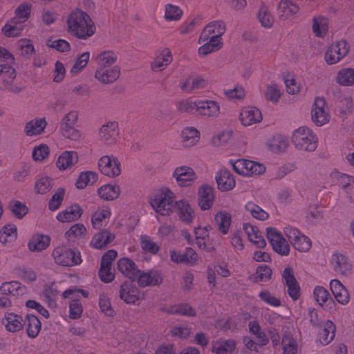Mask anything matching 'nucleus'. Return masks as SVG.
<instances>
[{
  "instance_id": "dca6fc26",
  "label": "nucleus",
  "mask_w": 354,
  "mask_h": 354,
  "mask_svg": "<svg viewBox=\"0 0 354 354\" xmlns=\"http://www.w3.org/2000/svg\"><path fill=\"white\" fill-rule=\"evenodd\" d=\"M221 113L219 102L212 100H198L196 114L205 118H217Z\"/></svg>"
},
{
  "instance_id": "0eeeda50",
  "label": "nucleus",
  "mask_w": 354,
  "mask_h": 354,
  "mask_svg": "<svg viewBox=\"0 0 354 354\" xmlns=\"http://www.w3.org/2000/svg\"><path fill=\"white\" fill-rule=\"evenodd\" d=\"M350 46L346 40L337 41L326 49L324 60L328 65L337 64L347 55Z\"/></svg>"
},
{
  "instance_id": "c9c22d12",
  "label": "nucleus",
  "mask_w": 354,
  "mask_h": 354,
  "mask_svg": "<svg viewBox=\"0 0 354 354\" xmlns=\"http://www.w3.org/2000/svg\"><path fill=\"white\" fill-rule=\"evenodd\" d=\"M299 6L290 0H281L277 7L280 19H287L298 12Z\"/></svg>"
},
{
  "instance_id": "69168bd1",
  "label": "nucleus",
  "mask_w": 354,
  "mask_h": 354,
  "mask_svg": "<svg viewBox=\"0 0 354 354\" xmlns=\"http://www.w3.org/2000/svg\"><path fill=\"white\" fill-rule=\"evenodd\" d=\"M265 97L273 103H277L281 96L280 87L274 82L266 86L264 93Z\"/></svg>"
},
{
  "instance_id": "864d4df0",
  "label": "nucleus",
  "mask_w": 354,
  "mask_h": 354,
  "mask_svg": "<svg viewBox=\"0 0 354 354\" xmlns=\"http://www.w3.org/2000/svg\"><path fill=\"white\" fill-rule=\"evenodd\" d=\"M313 296L317 304L321 306H328L333 301L328 291L324 287L317 286L313 291Z\"/></svg>"
},
{
  "instance_id": "cd10ccee",
  "label": "nucleus",
  "mask_w": 354,
  "mask_h": 354,
  "mask_svg": "<svg viewBox=\"0 0 354 354\" xmlns=\"http://www.w3.org/2000/svg\"><path fill=\"white\" fill-rule=\"evenodd\" d=\"M78 159L76 151H66L59 156L56 165L59 171L71 170L77 163Z\"/></svg>"
},
{
  "instance_id": "f3484780",
  "label": "nucleus",
  "mask_w": 354,
  "mask_h": 354,
  "mask_svg": "<svg viewBox=\"0 0 354 354\" xmlns=\"http://www.w3.org/2000/svg\"><path fill=\"white\" fill-rule=\"evenodd\" d=\"M119 297L127 304H136L141 299V294L134 284L125 281L120 287Z\"/></svg>"
},
{
  "instance_id": "ddd939ff",
  "label": "nucleus",
  "mask_w": 354,
  "mask_h": 354,
  "mask_svg": "<svg viewBox=\"0 0 354 354\" xmlns=\"http://www.w3.org/2000/svg\"><path fill=\"white\" fill-rule=\"evenodd\" d=\"M100 171L109 177H115L121 173V165L117 158L113 156H104L98 162Z\"/></svg>"
},
{
  "instance_id": "9b49d317",
  "label": "nucleus",
  "mask_w": 354,
  "mask_h": 354,
  "mask_svg": "<svg viewBox=\"0 0 354 354\" xmlns=\"http://www.w3.org/2000/svg\"><path fill=\"white\" fill-rule=\"evenodd\" d=\"M284 233L293 247L299 252H307L311 248V241L297 229L288 226L284 228Z\"/></svg>"
},
{
  "instance_id": "49530a36",
  "label": "nucleus",
  "mask_w": 354,
  "mask_h": 354,
  "mask_svg": "<svg viewBox=\"0 0 354 354\" xmlns=\"http://www.w3.org/2000/svg\"><path fill=\"white\" fill-rule=\"evenodd\" d=\"M335 326L331 321H326L319 333V341L322 345L328 344L334 338Z\"/></svg>"
},
{
  "instance_id": "6e6d98bb",
  "label": "nucleus",
  "mask_w": 354,
  "mask_h": 354,
  "mask_svg": "<svg viewBox=\"0 0 354 354\" xmlns=\"http://www.w3.org/2000/svg\"><path fill=\"white\" fill-rule=\"evenodd\" d=\"M17 227L13 224H8L0 230V242L8 244L17 239Z\"/></svg>"
},
{
  "instance_id": "f03ea898",
  "label": "nucleus",
  "mask_w": 354,
  "mask_h": 354,
  "mask_svg": "<svg viewBox=\"0 0 354 354\" xmlns=\"http://www.w3.org/2000/svg\"><path fill=\"white\" fill-rule=\"evenodd\" d=\"M174 193L168 187H162L154 189L149 197V203L153 209L162 216H169L174 212Z\"/></svg>"
},
{
  "instance_id": "a211bd4d",
  "label": "nucleus",
  "mask_w": 354,
  "mask_h": 354,
  "mask_svg": "<svg viewBox=\"0 0 354 354\" xmlns=\"http://www.w3.org/2000/svg\"><path fill=\"white\" fill-rule=\"evenodd\" d=\"M180 145L185 149L195 147L201 139L200 131L194 127H185L180 134Z\"/></svg>"
},
{
  "instance_id": "c85d7f7f",
  "label": "nucleus",
  "mask_w": 354,
  "mask_h": 354,
  "mask_svg": "<svg viewBox=\"0 0 354 354\" xmlns=\"http://www.w3.org/2000/svg\"><path fill=\"white\" fill-rule=\"evenodd\" d=\"M283 278L287 286V291L289 296L293 300H297L300 295V288L293 274V271L290 268H286L284 269Z\"/></svg>"
},
{
  "instance_id": "4be33fe9",
  "label": "nucleus",
  "mask_w": 354,
  "mask_h": 354,
  "mask_svg": "<svg viewBox=\"0 0 354 354\" xmlns=\"http://www.w3.org/2000/svg\"><path fill=\"white\" fill-rule=\"evenodd\" d=\"M218 188L222 192L232 190L236 185L233 174L226 168H222L215 176Z\"/></svg>"
},
{
  "instance_id": "b1692460",
  "label": "nucleus",
  "mask_w": 354,
  "mask_h": 354,
  "mask_svg": "<svg viewBox=\"0 0 354 354\" xmlns=\"http://www.w3.org/2000/svg\"><path fill=\"white\" fill-rule=\"evenodd\" d=\"M198 203L202 210L209 209L214 201V192L213 187L209 185H203L198 192Z\"/></svg>"
},
{
  "instance_id": "09e8293b",
  "label": "nucleus",
  "mask_w": 354,
  "mask_h": 354,
  "mask_svg": "<svg viewBox=\"0 0 354 354\" xmlns=\"http://www.w3.org/2000/svg\"><path fill=\"white\" fill-rule=\"evenodd\" d=\"M120 193V188L118 185H104L97 190L99 196L106 201H113L117 198Z\"/></svg>"
},
{
  "instance_id": "f257e3e1",
  "label": "nucleus",
  "mask_w": 354,
  "mask_h": 354,
  "mask_svg": "<svg viewBox=\"0 0 354 354\" xmlns=\"http://www.w3.org/2000/svg\"><path fill=\"white\" fill-rule=\"evenodd\" d=\"M96 26L90 15L80 9L72 11L66 19L68 33L78 39L87 40L96 32Z\"/></svg>"
},
{
  "instance_id": "2f4dec72",
  "label": "nucleus",
  "mask_w": 354,
  "mask_h": 354,
  "mask_svg": "<svg viewBox=\"0 0 354 354\" xmlns=\"http://www.w3.org/2000/svg\"><path fill=\"white\" fill-rule=\"evenodd\" d=\"M330 290L336 300L342 305L347 304L350 295L347 289L338 279H332L330 282Z\"/></svg>"
},
{
  "instance_id": "774afa93",
  "label": "nucleus",
  "mask_w": 354,
  "mask_h": 354,
  "mask_svg": "<svg viewBox=\"0 0 354 354\" xmlns=\"http://www.w3.org/2000/svg\"><path fill=\"white\" fill-rule=\"evenodd\" d=\"M57 296L58 292L53 285L45 286L43 297L50 308H54L57 306L56 299Z\"/></svg>"
},
{
  "instance_id": "338daca9",
  "label": "nucleus",
  "mask_w": 354,
  "mask_h": 354,
  "mask_svg": "<svg viewBox=\"0 0 354 354\" xmlns=\"http://www.w3.org/2000/svg\"><path fill=\"white\" fill-rule=\"evenodd\" d=\"M183 15L182 10L177 6L170 3L165 6V19L167 21H178Z\"/></svg>"
},
{
  "instance_id": "a19ab883",
  "label": "nucleus",
  "mask_w": 354,
  "mask_h": 354,
  "mask_svg": "<svg viewBox=\"0 0 354 354\" xmlns=\"http://www.w3.org/2000/svg\"><path fill=\"white\" fill-rule=\"evenodd\" d=\"M24 29V25L10 19L2 27V33L7 37H17L21 35Z\"/></svg>"
},
{
  "instance_id": "39448f33",
  "label": "nucleus",
  "mask_w": 354,
  "mask_h": 354,
  "mask_svg": "<svg viewBox=\"0 0 354 354\" xmlns=\"http://www.w3.org/2000/svg\"><path fill=\"white\" fill-rule=\"evenodd\" d=\"M229 163L236 173L243 176H258L266 171V167L263 164L250 160H230Z\"/></svg>"
},
{
  "instance_id": "79ce46f5",
  "label": "nucleus",
  "mask_w": 354,
  "mask_h": 354,
  "mask_svg": "<svg viewBox=\"0 0 354 354\" xmlns=\"http://www.w3.org/2000/svg\"><path fill=\"white\" fill-rule=\"evenodd\" d=\"M313 32L317 37L324 38L328 31V20L322 16L314 17L312 25Z\"/></svg>"
},
{
  "instance_id": "ea45409f",
  "label": "nucleus",
  "mask_w": 354,
  "mask_h": 354,
  "mask_svg": "<svg viewBox=\"0 0 354 354\" xmlns=\"http://www.w3.org/2000/svg\"><path fill=\"white\" fill-rule=\"evenodd\" d=\"M46 125L44 118H35L26 124L24 132L28 136L39 135L44 132Z\"/></svg>"
},
{
  "instance_id": "052dcab7",
  "label": "nucleus",
  "mask_w": 354,
  "mask_h": 354,
  "mask_svg": "<svg viewBox=\"0 0 354 354\" xmlns=\"http://www.w3.org/2000/svg\"><path fill=\"white\" fill-rule=\"evenodd\" d=\"M27 319V334L30 338H35L40 330L41 324L39 319L33 315L28 314L26 316Z\"/></svg>"
},
{
  "instance_id": "0e129e2a",
  "label": "nucleus",
  "mask_w": 354,
  "mask_h": 354,
  "mask_svg": "<svg viewBox=\"0 0 354 354\" xmlns=\"http://www.w3.org/2000/svg\"><path fill=\"white\" fill-rule=\"evenodd\" d=\"M97 178V174L93 171L82 172L76 180L75 185L78 189H84L89 184H93Z\"/></svg>"
},
{
  "instance_id": "393cba45",
  "label": "nucleus",
  "mask_w": 354,
  "mask_h": 354,
  "mask_svg": "<svg viewBox=\"0 0 354 354\" xmlns=\"http://www.w3.org/2000/svg\"><path fill=\"white\" fill-rule=\"evenodd\" d=\"M136 280H137L139 286L147 287L160 284L162 281V277L160 272L157 270H150L145 272L139 270Z\"/></svg>"
},
{
  "instance_id": "5fc2aeb1",
  "label": "nucleus",
  "mask_w": 354,
  "mask_h": 354,
  "mask_svg": "<svg viewBox=\"0 0 354 354\" xmlns=\"http://www.w3.org/2000/svg\"><path fill=\"white\" fill-rule=\"evenodd\" d=\"M245 209L254 218L257 220L266 221L269 218V214L267 212L252 201H249L245 205Z\"/></svg>"
},
{
  "instance_id": "72a5a7b5",
  "label": "nucleus",
  "mask_w": 354,
  "mask_h": 354,
  "mask_svg": "<svg viewBox=\"0 0 354 354\" xmlns=\"http://www.w3.org/2000/svg\"><path fill=\"white\" fill-rule=\"evenodd\" d=\"M172 59L171 52L165 48L156 56L151 64V68L153 71H162L171 64Z\"/></svg>"
},
{
  "instance_id": "20e7f679",
  "label": "nucleus",
  "mask_w": 354,
  "mask_h": 354,
  "mask_svg": "<svg viewBox=\"0 0 354 354\" xmlns=\"http://www.w3.org/2000/svg\"><path fill=\"white\" fill-rule=\"evenodd\" d=\"M79 118V112L71 110L66 113L61 119L59 131L66 138L77 141L82 138V133L75 127Z\"/></svg>"
},
{
  "instance_id": "6e6552de",
  "label": "nucleus",
  "mask_w": 354,
  "mask_h": 354,
  "mask_svg": "<svg viewBox=\"0 0 354 354\" xmlns=\"http://www.w3.org/2000/svg\"><path fill=\"white\" fill-rule=\"evenodd\" d=\"M52 257L55 262L62 266H73L80 264L82 261L80 253L66 246H58L54 249Z\"/></svg>"
},
{
  "instance_id": "4468645a",
  "label": "nucleus",
  "mask_w": 354,
  "mask_h": 354,
  "mask_svg": "<svg viewBox=\"0 0 354 354\" xmlns=\"http://www.w3.org/2000/svg\"><path fill=\"white\" fill-rule=\"evenodd\" d=\"M118 136V124L115 121H109L99 129V139L104 145H111L116 143Z\"/></svg>"
},
{
  "instance_id": "1a4fd4ad",
  "label": "nucleus",
  "mask_w": 354,
  "mask_h": 354,
  "mask_svg": "<svg viewBox=\"0 0 354 354\" xmlns=\"http://www.w3.org/2000/svg\"><path fill=\"white\" fill-rule=\"evenodd\" d=\"M311 119L317 127L324 126L329 122V109L323 97H317L315 99L311 110Z\"/></svg>"
},
{
  "instance_id": "e433bc0d",
  "label": "nucleus",
  "mask_w": 354,
  "mask_h": 354,
  "mask_svg": "<svg viewBox=\"0 0 354 354\" xmlns=\"http://www.w3.org/2000/svg\"><path fill=\"white\" fill-rule=\"evenodd\" d=\"M115 235L108 230H102L95 234L91 241V245L96 249H102L111 243Z\"/></svg>"
},
{
  "instance_id": "c03bdc74",
  "label": "nucleus",
  "mask_w": 354,
  "mask_h": 354,
  "mask_svg": "<svg viewBox=\"0 0 354 354\" xmlns=\"http://www.w3.org/2000/svg\"><path fill=\"white\" fill-rule=\"evenodd\" d=\"M211 228L209 225L196 227L194 234L196 236V243L198 247L203 250H207L209 242V230Z\"/></svg>"
},
{
  "instance_id": "603ef678",
  "label": "nucleus",
  "mask_w": 354,
  "mask_h": 354,
  "mask_svg": "<svg viewBox=\"0 0 354 354\" xmlns=\"http://www.w3.org/2000/svg\"><path fill=\"white\" fill-rule=\"evenodd\" d=\"M31 8V4L27 2L19 4L15 9V15L12 19L24 25L30 17Z\"/></svg>"
},
{
  "instance_id": "13d9d810",
  "label": "nucleus",
  "mask_w": 354,
  "mask_h": 354,
  "mask_svg": "<svg viewBox=\"0 0 354 354\" xmlns=\"http://www.w3.org/2000/svg\"><path fill=\"white\" fill-rule=\"evenodd\" d=\"M86 229L82 223H76L72 225L66 232V237L70 241H76L86 236Z\"/></svg>"
},
{
  "instance_id": "412c9836",
  "label": "nucleus",
  "mask_w": 354,
  "mask_h": 354,
  "mask_svg": "<svg viewBox=\"0 0 354 354\" xmlns=\"http://www.w3.org/2000/svg\"><path fill=\"white\" fill-rule=\"evenodd\" d=\"M225 31L226 27L223 21L221 20L212 21L203 30L198 42L201 44L207 41L210 36L222 37Z\"/></svg>"
},
{
  "instance_id": "680f3d73",
  "label": "nucleus",
  "mask_w": 354,
  "mask_h": 354,
  "mask_svg": "<svg viewBox=\"0 0 354 354\" xmlns=\"http://www.w3.org/2000/svg\"><path fill=\"white\" fill-rule=\"evenodd\" d=\"M281 343L284 354H296L297 353V342L290 333L284 334Z\"/></svg>"
},
{
  "instance_id": "c756f323",
  "label": "nucleus",
  "mask_w": 354,
  "mask_h": 354,
  "mask_svg": "<svg viewBox=\"0 0 354 354\" xmlns=\"http://www.w3.org/2000/svg\"><path fill=\"white\" fill-rule=\"evenodd\" d=\"M1 322L6 329L10 333L18 332L24 326V320L21 316L13 313H6Z\"/></svg>"
},
{
  "instance_id": "f8f14e48",
  "label": "nucleus",
  "mask_w": 354,
  "mask_h": 354,
  "mask_svg": "<svg viewBox=\"0 0 354 354\" xmlns=\"http://www.w3.org/2000/svg\"><path fill=\"white\" fill-rule=\"evenodd\" d=\"M172 177L180 187L190 186L198 178L194 170L187 165L177 167L172 173Z\"/></svg>"
},
{
  "instance_id": "2eb2a0df",
  "label": "nucleus",
  "mask_w": 354,
  "mask_h": 354,
  "mask_svg": "<svg viewBox=\"0 0 354 354\" xmlns=\"http://www.w3.org/2000/svg\"><path fill=\"white\" fill-rule=\"evenodd\" d=\"M173 212L176 214L180 221L186 224L192 223L196 217L194 208L185 199L175 201Z\"/></svg>"
},
{
  "instance_id": "3c124183",
  "label": "nucleus",
  "mask_w": 354,
  "mask_h": 354,
  "mask_svg": "<svg viewBox=\"0 0 354 354\" xmlns=\"http://www.w3.org/2000/svg\"><path fill=\"white\" fill-rule=\"evenodd\" d=\"M140 245L142 251L145 254H156L160 250L158 244L151 236L146 234L140 236Z\"/></svg>"
},
{
  "instance_id": "6ab92c4d",
  "label": "nucleus",
  "mask_w": 354,
  "mask_h": 354,
  "mask_svg": "<svg viewBox=\"0 0 354 354\" xmlns=\"http://www.w3.org/2000/svg\"><path fill=\"white\" fill-rule=\"evenodd\" d=\"M263 120L261 111L254 106H245L239 113V120L242 125L249 127L260 123Z\"/></svg>"
},
{
  "instance_id": "bf43d9fd",
  "label": "nucleus",
  "mask_w": 354,
  "mask_h": 354,
  "mask_svg": "<svg viewBox=\"0 0 354 354\" xmlns=\"http://www.w3.org/2000/svg\"><path fill=\"white\" fill-rule=\"evenodd\" d=\"M250 332L255 336L259 346L266 345L269 339L266 333L261 330V326L256 321L250 322L248 324Z\"/></svg>"
},
{
  "instance_id": "9d476101",
  "label": "nucleus",
  "mask_w": 354,
  "mask_h": 354,
  "mask_svg": "<svg viewBox=\"0 0 354 354\" xmlns=\"http://www.w3.org/2000/svg\"><path fill=\"white\" fill-rule=\"evenodd\" d=\"M266 232L267 238L273 250L280 255H288L290 253V245L281 233L273 227H267Z\"/></svg>"
},
{
  "instance_id": "473e14b6",
  "label": "nucleus",
  "mask_w": 354,
  "mask_h": 354,
  "mask_svg": "<svg viewBox=\"0 0 354 354\" xmlns=\"http://www.w3.org/2000/svg\"><path fill=\"white\" fill-rule=\"evenodd\" d=\"M236 343L234 339H219L212 343L211 351L215 354H232Z\"/></svg>"
},
{
  "instance_id": "7ed1b4c3",
  "label": "nucleus",
  "mask_w": 354,
  "mask_h": 354,
  "mask_svg": "<svg viewBox=\"0 0 354 354\" xmlns=\"http://www.w3.org/2000/svg\"><path fill=\"white\" fill-rule=\"evenodd\" d=\"M291 141L297 150L313 152L318 146L319 139L310 128L303 126L292 131Z\"/></svg>"
},
{
  "instance_id": "bb28decb",
  "label": "nucleus",
  "mask_w": 354,
  "mask_h": 354,
  "mask_svg": "<svg viewBox=\"0 0 354 354\" xmlns=\"http://www.w3.org/2000/svg\"><path fill=\"white\" fill-rule=\"evenodd\" d=\"M330 263L333 270L337 274L346 275L351 272L352 264L347 257L342 254L335 253L331 256Z\"/></svg>"
},
{
  "instance_id": "a18cd8bd",
  "label": "nucleus",
  "mask_w": 354,
  "mask_h": 354,
  "mask_svg": "<svg viewBox=\"0 0 354 354\" xmlns=\"http://www.w3.org/2000/svg\"><path fill=\"white\" fill-rule=\"evenodd\" d=\"M117 59V55L109 50H105L99 53L95 58L97 67H113Z\"/></svg>"
},
{
  "instance_id": "e2e57ef3",
  "label": "nucleus",
  "mask_w": 354,
  "mask_h": 354,
  "mask_svg": "<svg viewBox=\"0 0 354 354\" xmlns=\"http://www.w3.org/2000/svg\"><path fill=\"white\" fill-rule=\"evenodd\" d=\"M258 19L261 26L266 28H270L274 21V18L270 9L266 6H261L258 14Z\"/></svg>"
},
{
  "instance_id": "5701e85b",
  "label": "nucleus",
  "mask_w": 354,
  "mask_h": 354,
  "mask_svg": "<svg viewBox=\"0 0 354 354\" xmlns=\"http://www.w3.org/2000/svg\"><path fill=\"white\" fill-rule=\"evenodd\" d=\"M120 75L118 66L113 67H97L95 77L102 84H111L115 82Z\"/></svg>"
},
{
  "instance_id": "8fccbe9b",
  "label": "nucleus",
  "mask_w": 354,
  "mask_h": 354,
  "mask_svg": "<svg viewBox=\"0 0 354 354\" xmlns=\"http://www.w3.org/2000/svg\"><path fill=\"white\" fill-rule=\"evenodd\" d=\"M214 220L219 231L223 234H227L232 222L231 215L221 211L216 214Z\"/></svg>"
},
{
  "instance_id": "de8ad7c7",
  "label": "nucleus",
  "mask_w": 354,
  "mask_h": 354,
  "mask_svg": "<svg viewBox=\"0 0 354 354\" xmlns=\"http://www.w3.org/2000/svg\"><path fill=\"white\" fill-rule=\"evenodd\" d=\"M336 82L343 86L354 84V68H343L339 70L335 77Z\"/></svg>"
},
{
  "instance_id": "f704fd0d",
  "label": "nucleus",
  "mask_w": 354,
  "mask_h": 354,
  "mask_svg": "<svg viewBox=\"0 0 354 354\" xmlns=\"http://www.w3.org/2000/svg\"><path fill=\"white\" fill-rule=\"evenodd\" d=\"M82 214V209L77 204L72 205L57 215V219L62 223H68L77 220Z\"/></svg>"
},
{
  "instance_id": "a878e982",
  "label": "nucleus",
  "mask_w": 354,
  "mask_h": 354,
  "mask_svg": "<svg viewBox=\"0 0 354 354\" xmlns=\"http://www.w3.org/2000/svg\"><path fill=\"white\" fill-rule=\"evenodd\" d=\"M207 84V80L199 75L189 76L180 80V88L187 93H192L196 89L205 88Z\"/></svg>"
},
{
  "instance_id": "aec40b11",
  "label": "nucleus",
  "mask_w": 354,
  "mask_h": 354,
  "mask_svg": "<svg viewBox=\"0 0 354 354\" xmlns=\"http://www.w3.org/2000/svg\"><path fill=\"white\" fill-rule=\"evenodd\" d=\"M171 261L176 263H185L190 266L196 264L198 260L197 253L191 248H187L185 252L181 253L176 250L170 251Z\"/></svg>"
},
{
  "instance_id": "58836bf2",
  "label": "nucleus",
  "mask_w": 354,
  "mask_h": 354,
  "mask_svg": "<svg viewBox=\"0 0 354 354\" xmlns=\"http://www.w3.org/2000/svg\"><path fill=\"white\" fill-rule=\"evenodd\" d=\"M111 216V210L108 207L99 208L91 216V223L95 229H100L106 225Z\"/></svg>"
},
{
  "instance_id": "4d7b16f0",
  "label": "nucleus",
  "mask_w": 354,
  "mask_h": 354,
  "mask_svg": "<svg viewBox=\"0 0 354 354\" xmlns=\"http://www.w3.org/2000/svg\"><path fill=\"white\" fill-rule=\"evenodd\" d=\"M53 187V180L47 176H37L35 183V192L39 194H44L48 192Z\"/></svg>"
},
{
  "instance_id": "7c9ffc66",
  "label": "nucleus",
  "mask_w": 354,
  "mask_h": 354,
  "mask_svg": "<svg viewBox=\"0 0 354 354\" xmlns=\"http://www.w3.org/2000/svg\"><path fill=\"white\" fill-rule=\"evenodd\" d=\"M118 269L125 277L135 281L139 269L131 259L124 257L118 261Z\"/></svg>"
},
{
  "instance_id": "423d86ee",
  "label": "nucleus",
  "mask_w": 354,
  "mask_h": 354,
  "mask_svg": "<svg viewBox=\"0 0 354 354\" xmlns=\"http://www.w3.org/2000/svg\"><path fill=\"white\" fill-rule=\"evenodd\" d=\"M11 63L0 64V89L19 93L23 88L15 83L16 73Z\"/></svg>"
},
{
  "instance_id": "4c0bfd02",
  "label": "nucleus",
  "mask_w": 354,
  "mask_h": 354,
  "mask_svg": "<svg viewBox=\"0 0 354 354\" xmlns=\"http://www.w3.org/2000/svg\"><path fill=\"white\" fill-rule=\"evenodd\" d=\"M50 242V239L47 235L37 234L30 239L28 247L31 252H41L47 248Z\"/></svg>"
},
{
  "instance_id": "37998d69",
  "label": "nucleus",
  "mask_w": 354,
  "mask_h": 354,
  "mask_svg": "<svg viewBox=\"0 0 354 354\" xmlns=\"http://www.w3.org/2000/svg\"><path fill=\"white\" fill-rule=\"evenodd\" d=\"M339 182L351 203H354V177L345 174L339 175Z\"/></svg>"
}]
</instances>
